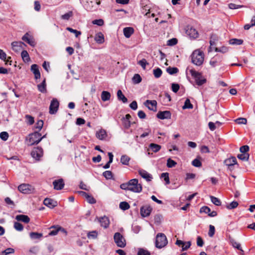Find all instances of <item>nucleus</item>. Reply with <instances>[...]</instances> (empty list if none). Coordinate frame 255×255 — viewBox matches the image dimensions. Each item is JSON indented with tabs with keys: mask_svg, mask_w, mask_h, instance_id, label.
Segmentation results:
<instances>
[{
	"mask_svg": "<svg viewBox=\"0 0 255 255\" xmlns=\"http://www.w3.org/2000/svg\"><path fill=\"white\" fill-rule=\"evenodd\" d=\"M40 136L41 134L38 131H35L29 134L28 137L26 138L27 144L28 146H31L38 144L42 140Z\"/></svg>",
	"mask_w": 255,
	"mask_h": 255,
	"instance_id": "f257e3e1",
	"label": "nucleus"
},
{
	"mask_svg": "<svg viewBox=\"0 0 255 255\" xmlns=\"http://www.w3.org/2000/svg\"><path fill=\"white\" fill-rule=\"evenodd\" d=\"M192 62L197 66L201 65L204 61V53L199 50H195L192 54Z\"/></svg>",
	"mask_w": 255,
	"mask_h": 255,
	"instance_id": "f03ea898",
	"label": "nucleus"
},
{
	"mask_svg": "<svg viewBox=\"0 0 255 255\" xmlns=\"http://www.w3.org/2000/svg\"><path fill=\"white\" fill-rule=\"evenodd\" d=\"M189 72L198 86H201L206 82V79L202 76L201 73L197 72L193 69H190Z\"/></svg>",
	"mask_w": 255,
	"mask_h": 255,
	"instance_id": "7ed1b4c3",
	"label": "nucleus"
},
{
	"mask_svg": "<svg viewBox=\"0 0 255 255\" xmlns=\"http://www.w3.org/2000/svg\"><path fill=\"white\" fill-rule=\"evenodd\" d=\"M168 243V241L165 235L163 233H159L156 236L155 241V247L158 249H161Z\"/></svg>",
	"mask_w": 255,
	"mask_h": 255,
	"instance_id": "20e7f679",
	"label": "nucleus"
},
{
	"mask_svg": "<svg viewBox=\"0 0 255 255\" xmlns=\"http://www.w3.org/2000/svg\"><path fill=\"white\" fill-rule=\"evenodd\" d=\"M129 191L135 193H140L141 192L142 187L140 184L138 183L137 179H132L129 181Z\"/></svg>",
	"mask_w": 255,
	"mask_h": 255,
	"instance_id": "39448f33",
	"label": "nucleus"
},
{
	"mask_svg": "<svg viewBox=\"0 0 255 255\" xmlns=\"http://www.w3.org/2000/svg\"><path fill=\"white\" fill-rule=\"evenodd\" d=\"M100 0H87L86 2L84 4V7L88 11H95L96 10L99 5L100 4Z\"/></svg>",
	"mask_w": 255,
	"mask_h": 255,
	"instance_id": "423d86ee",
	"label": "nucleus"
},
{
	"mask_svg": "<svg viewBox=\"0 0 255 255\" xmlns=\"http://www.w3.org/2000/svg\"><path fill=\"white\" fill-rule=\"evenodd\" d=\"M114 240L118 247L122 248L126 247V239L120 233L117 232L114 234Z\"/></svg>",
	"mask_w": 255,
	"mask_h": 255,
	"instance_id": "0eeeda50",
	"label": "nucleus"
},
{
	"mask_svg": "<svg viewBox=\"0 0 255 255\" xmlns=\"http://www.w3.org/2000/svg\"><path fill=\"white\" fill-rule=\"evenodd\" d=\"M18 190L23 194H30L34 191V188L29 184H22L18 187Z\"/></svg>",
	"mask_w": 255,
	"mask_h": 255,
	"instance_id": "6e6552de",
	"label": "nucleus"
},
{
	"mask_svg": "<svg viewBox=\"0 0 255 255\" xmlns=\"http://www.w3.org/2000/svg\"><path fill=\"white\" fill-rule=\"evenodd\" d=\"M43 149L40 147H34L31 152V156L38 161L43 156Z\"/></svg>",
	"mask_w": 255,
	"mask_h": 255,
	"instance_id": "1a4fd4ad",
	"label": "nucleus"
},
{
	"mask_svg": "<svg viewBox=\"0 0 255 255\" xmlns=\"http://www.w3.org/2000/svg\"><path fill=\"white\" fill-rule=\"evenodd\" d=\"M59 106L58 101L56 99H53L49 106V113L52 115L56 114L58 111Z\"/></svg>",
	"mask_w": 255,
	"mask_h": 255,
	"instance_id": "9d476101",
	"label": "nucleus"
},
{
	"mask_svg": "<svg viewBox=\"0 0 255 255\" xmlns=\"http://www.w3.org/2000/svg\"><path fill=\"white\" fill-rule=\"evenodd\" d=\"M152 210V207L149 205L143 206L140 208V213L142 217H148Z\"/></svg>",
	"mask_w": 255,
	"mask_h": 255,
	"instance_id": "9b49d317",
	"label": "nucleus"
},
{
	"mask_svg": "<svg viewBox=\"0 0 255 255\" xmlns=\"http://www.w3.org/2000/svg\"><path fill=\"white\" fill-rule=\"evenodd\" d=\"M223 60V57L220 55H216L213 57L210 61V64L213 67L220 65Z\"/></svg>",
	"mask_w": 255,
	"mask_h": 255,
	"instance_id": "f8f14e48",
	"label": "nucleus"
},
{
	"mask_svg": "<svg viewBox=\"0 0 255 255\" xmlns=\"http://www.w3.org/2000/svg\"><path fill=\"white\" fill-rule=\"evenodd\" d=\"M157 118L161 120L171 119V114L169 111H159L157 114Z\"/></svg>",
	"mask_w": 255,
	"mask_h": 255,
	"instance_id": "ddd939ff",
	"label": "nucleus"
},
{
	"mask_svg": "<svg viewBox=\"0 0 255 255\" xmlns=\"http://www.w3.org/2000/svg\"><path fill=\"white\" fill-rule=\"evenodd\" d=\"M54 189L57 190H60L63 188L64 186V182L63 179L55 180L53 182Z\"/></svg>",
	"mask_w": 255,
	"mask_h": 255,
	"instance_id": "4468645a",
	"label": "nucleus"
},
{
	"mask_svg": "<svg viewBox=\"0 0 255 255\" xmlns=\"http://www.w3.org/2000/svg\"><path fill=\"white\" fill-rule=\"evenodd\" d=\"M43 204L47 207L51 209L54 208L57 205V202L56 201L48 198H46L44 200Z\"/></svg>",
	"mask_w": 255,
	"mask_h": 255,
	"instance_id": "2eb2a0df",
	"label": "nucleus"
},
{
	"mask_svg": "<svg viewBox=\"0 0 255 255\" xmlns=\"http://www.w3.org/2000/svg\"><path fill=\"white\" fill-rule=\"evenodd\" d=\"M144 105L148 109L151 111H156L157 102L155 100H146Z\"/></svg>",
	"mask_w": 255,
	"mask_h": 255,
	"instance_id": "dca6fc26",
	"label": "nucleus"
},
{
	"mask_svg": "<svg viewBox=\"0 0 255 255\" xmlns=\"http://www.w3.org/2000/svg\"><path fill=\"white\" fill-rule=\"evenodd\" d=\"M11 45L12 50L18 52L22 49V45L25 44L21 41H14L11 43Z\"/></svg>",
	"mask_w": 255,
	"mask_h": 255,
	"instance_id": "f3484780",
	"label": "nucleus"
},
{
	"mask_svg": "<svg viewBox=\"0 0 255 255\" xmlns=\"http://www.w3.org/2000/svg\"><path fill=\"white\" fill-rule=\"evenodd\" d=\"M22 39L31 46L34 47L35 45V42L34 40L28 33H26L22 36Z\"/></svg>",
	"mask_w": 255,
	"mask_h": 255,
	"instance_id": "a211bd4d",
	"label": "nucleus"
},
{
	"mask_svg": "<svg viewBox=\"0 0 255 255\" xmlns=\"http://www.w3.org/2000/svg\"><path fill=\"white\" fill-rule=\"evenodd\" d=\"M139 174L147 181H150L152 179V176L151 174L148 173L146 171L143 169H140L138 170Z\"/></svg>",
	"mask_w": 255,
	"mask_h": 255,
	"instance_id": "6ab92c4d",
	"label": "nucleus"
},
{
	"mask_svg": "<svg viewBox=\"0 0 255 255\" xmlns=\"http://www.w3.org/2000/svg\"><path fill=\"white\" fill-rule=\"evenodd\" d=\"M186 34L192 38H196L198 36L197 31L193 27L188 28L186 31Z\"/></svg>",
	"mask_w": 255,
	"mask_h": 255,
	"instance_id": "aec40b11",
	"label": "nucleus"
},
{
	"mask_svg": "<svg viewBox=\"0 0 255 255\" xmlns=\"http://www.w3.org/2000/svg\"><path fill=\"white\" fill-rule=\"evenodd\" d=\"M31 71L34 75L35 79H38L40 78V73L38 68V66L36 64H32L31 66Z\"/></svg>",
	"mask_w": 255,
	"mask_h": 255,
	"instance_id": "412c9836",
	"label": "nucleus"
},
{
	"mask_svg": "<svg viewBox=\"0 0 255 255\" xmlns=\"http://www.w3.org/2000/svg\"><path fill=\"white\" fill-rule=\"evenodd\" d=\"M224 163L226 165L228 166L229 168L237 164L236 158L234 156H232L230 158L226 159L224 161Z\"/></svg>",
	"mask_w": 255,
	"mask_h": 255,
	"instance_id": "4be33fe9",
	"label": "nucleus"
},
{
	"mask_svg": "<svg viewBox=\"0 0 255 255\" xmlns=\"http://www.w3.org/2000/svg\"><path fill=\"white\" fill-rule=\"evenodd\" d=\"M99 221L100 223L101 226L104 228H107L110 224L109 218L106 216L99 218Z\"/></svg>",
	"mask_w": 255,
	"mask_h": 255,
	"instance_id": "5701e85b",
	"label": "nucleus"
},
{
	"mask_svg": "<svg viewBox=\"0 0 255 255\" xmlns=\"http://www.w3.org/2000/svg\"><path fill=\"white\" fill-rule=\"evenodd\" d=\"M15 219L17 221H21L24 223H28L30 221V218L28 216L22 214L16 215Z\"/></svg>",
	"mask_w": 255,
	"mask_h": 255,
	"instance_id": "b1692460",
	"label": "nucleus"
},
{
	"mask_svg": "<svg viewBox=\"0 0 255 255\" xmlns=\"http://www.w3.org/2000/svg\"><path fill=\"white\" fill-rule=\"evenodd\" d=\"M123 32L125 36L129 38L133 33L134 29L131 27H127L124 28Z\"/></svg>",
	"mask_w": 255,
	"mask_h": 255,
	"instance_id": "393cba45",
	"label": "nucleus"
},
{
	"mask_svg": "<svg viewBox=\"0 0 255 255\" xmlns=\"http://www.w3.org/2000/svg\"><path fill=\"white\" fill-rule=\"evenodd\" d=\"M96 135L98 139L100 140H104L106 138L107 134L105 129H101L97 131Z\"/></svg>",
	"mask_w": 255,
	"mask_h": 255,
	"instance_id": "a878e982",
	"label": "nucleus"
},
{
	"mask_svg": "<svg viewBox=\"0 0 255 255\" xmlns=\"http://www.w3.org/2000/svg\"><path fill=\"white\" fill-rule=\"evenodd\" d=\"M60 226H52L49 228V229H53L48 234L50 236H55L57 235L58 233L60 231Z\"/></svg>",
	"mask_w": 255,
	"mask_h": 255,
	"instance_id": "bb28decb",
	"label": "nucleus"
},
{
	"mask_svg": "<svg viewBox=\"0 0 255 255\" xmlns=\"http://www.w3.org/2000/svg\"><path fill=\"white\" fill-rule=\"evenodd\" d=\"M101 96L102 100L104 102H105L110 100L111 95L109 92L103 91L101 93Z\"/></svg>",
	"mask_w": 255,
	"mask_h": 255,
	"instance_id": "cd10ccee",
	"label": "nucleus"
},
{
	"mask_svg": "<svg viewBox=\"0 0 255 255\" xmlns=\"http://www.w3.org/2000/svg\"><path fill=\"white\" fill-rule=\"evenodd\" d=\"M95 40L99 44H102L104 42V36L102 32L98 33L95 37Z\"/></svg>",
	"mask_w": 255,
	"mask_h": 255,
	"instance_id": "c85d7f7f",
	"label": "nucleus"
},
{
	"mask_svg": "<svg viewBox=\"0 0 255 255\" xmlns=\"http://www.w3.org/2000/svg\"><path fill=\"white\" fill-rule=\"evenodd\" d=\"M38 90L42 93L46 92V84L45 79L42 82V83L37 85Z\"/></svg>",
	"mask_w": 255,
	"mask_h": 255,
	"instance_id": "c756f323",
	"label": "nucleus"
},
{
	"mask_svg": "<svg viewBox=\"0 0 255 255\" xmlns=\"http://www.w3.org/2000/svg\"><path fill=\"white\" fill-rule=\"evenodd\" d=\"M118 99L120 101H122L124 103H126L128 102L127 98L123 94L122 91L121 90H119L117 92Z\"/></svg>",
	"mask_w": 255,
	"mask_h": 255,
	"instance_id": "7c9ffc66",
	"label": "nucleus"
},
{
	"mask_svg": "<svg viewBox=\"0 0 255 255\" xmlns=\"http://www.w3.org/2000/svg\"><path fill=\"white\" fill-rule=\"evenodd\" d=\"M130 157L127 155H123L121 158V162L125 165H128L129 164V161L130 160Z\"/></svg>",
	"mask_w": 255,
	"mask_h": 255,
	"instance_id": "2f4dec72",
	"label": "nucleus"
},
{
	"mask_svg": "<svg viewBox=\"0 0 255 255\" xmlns=\"http://www.w3.org/2000/svg\"><path fill=\"white\" fill-rule=\"evenodd\" d=\"M29 236L31 239L36 240L40 239L43 236V235L42 233L31 232Z\"/></svg>",
	"mask_w": 255,
	"mask_h": 255,
	"instance_id": "473e14b6",
	"label": "nucleus"
},
{
	"mask_svg": "<svg viewBox=\"0 0 255 255\" xmlns=\"http://www.w3.org/2000/svg\"><path fill=\"white\" fill-rule=\"evenodd\" d=\"M21 56L24 62H28L30 60L29 56L27 51L23 50L21 52Z\"/></svg>",
	"mask_w": 255,
	"mask_h": 255,
	"instance_id": "72a5a7b5",
	"label": "nucleus"
},
{
	"mask_svg": "<svg viewBox=\"0 0 255 255\" xmlns=\"http://www.w3.org/2000/svg\"><path fill=\"white\" fill-rule=\"evenodd\" d=\"M132 80L133 84H137L139 83L141 81L142 79L138 74H135L132 77Z\"/></svg>",
	"mask_w": 255,
	"mask_h": 255,
	"instance_id": "f704fd0d",
	"label": "nucleus"
},
{
	"mask_svg": "<svg viewBox=\"0 0 255 255\" xmlns=\"http://www.w3.org/2000/svg\"><path fill=\"white\" fill-rule=\"evenodd\" d=\"M149 148L152 151L156 152L161 149V146L155 143H151L149 145Z\"/></svg>",
	"mask_w": 255,
	"mask_h": 255,
	"instance_id": "c9c22d12",
	"label": "nucleus"
},
{
	"mask_svg": "<svg viewBox=\"0 0 255 255\" xmlns=\"http://www.w3.org/2000/svg\"><path fill=\"white\" fill-rule=\"evenodd\" d=\"M166 71L170 75H173L177 73L179 71V70L176 67H169L166 68Z\"/></svg>",
	"mask_w": 255,
	"mask_h": 255,
	"instance_id": "e433bc0d",
	"label": "nucleus"
},
{
	"mask_svg": "<svg viewBox=\"0 0 255 255\" xmlns=\"http://www.w3.org/2000/svg\"><path fill=\"white\" fill-rule=\"evenodd\" d=\"M193 105L191 103L189 99H187L184 103V105L183 106L182 108L183 109H193Z\"/></svg>",
	"mask_w": 255,
	"mask_h": 255,
	"instance_id": "4c0bfd02",
	"label": "nucleus"
},
{
	"mask_svg": "<svg viewBox=\"0 0 255 255\" xmlns=\"http://www.w3.org/2000/svg\"><path fill=\"white\" fill-rule=\"evenodd\" d=\"M119 206L120 208L124 211L127 210L130 208L129 204L125 201L121 202Z\"/></svg>",
	"mask_w": 255,
	"mask_h": 255,
	"instance_id": "58836bf2",
	"label": "nucleus"
},
{
	"mask_svg": "<svg viewBox=\"0 0 255 255\" xmlns=\"http://www.w3.org/2000/svg\"><path fill=\"white\" fill-rule=\"evenodd\" d=\"M73 13L72 11H69L67 13L61 15V18L63 20H68L70 17H72Z\"/></svg>",
	"mask_w": 255,
	"mask_h": 255,
	"instance_id": "ea45409f",
	"label": "nucleus"
},
{
	"mask_svg": "<svg viewBox=\"0 0 255 255\" xmlns=\"http://www.w3.org/2000/svg\"><path fill=\"white\" fill-rule=\"evenodd\" d=\"M218 40V37L216 34H212L210 37V46L215 45L216 41Z\"/></svg>",
	"mask_w": 255,
	"mask_h": 255,
	"instance_id": "a19ab883",
	"label": "nucleus"
},
{
	"mask_svg": "<svg viewBox=\"0 0 255 255\" xmlns=\"http://www.w3.org/2000/svg\"><path fill=\"white\" fill-rule=\"evenodd\" d=\"M154 76L156 78H158L161 77L162 71L159 68H157L153 70V71Z\"/></svg>",
	"mask_w": 255,
	"mask_h": 255,
	"instance_id": "79ce46f5",
	"label": "nucleus"
},
{
	"mask_svg": "<svg viewBox=\"0 0 255 255\" xmlns=\"http://www.w3.org/2000/svg\"><path fill=\"white\" fill-rule=\"evenodd\" d=\"M210 199L212 202L216 206H220L221 202L219 199L213 196H210Z\"/></svg>",
	"mask_w": 255,
	"mask_h": 255,
	"instance_id": "37998d69",
	"label": "nucleus"
},
{
	"mask_svg": "<svg viewBox=\"0 0 255 255\" xmlns=\"http://www.w3.org/2000/svg\"><path fill=\"white\" fill-rule=\"evenodd\" d=\"M137 255H150V253L146 250L143 248H139L138 249Z\"/></svg>",
	"mask_w": 255,
	"mask_h": 255,
	"instance_id": "c03bdc74",
	"label": "nucleus"
},
{
	"mask_svg": "<svg viewBox=\"0 0 255 255\" xmlns=\"http://www.w3.org/2000/svg\"><path fill=\"white\" fill-rule=\"evenodd\" d=\"M98 233L96 231L89 232L87 234V237L89 239H95L97 238Z\"/></svg>",
	"mask_w": 255,
	"mask_h": 255,
	"instance_id": "a18cd8bd",
	"label": "nucleus"
},
{
	"mask_svg": "<svg viewBox=\"0 0 255 255\" xmlns=\"http://www.w3.org/2000/svg\"><path fill=\"white\" fill-rule=\"evenodd\" d=\"M238 158L242 160H248L249 158V154L248 153L239 154L237 156Z\"/></svg>",
	"mask_w": 255,
	"mask_h": 255,
	"instance_id": "49530a36",
	"label": "nucleus"
},
{
	"mask_svg": "<svg viewBox=\"0 0 255 255\" xmlns=\"http://www.w3.org/2000/svg\"><path fill=\"white\" fill-rule=\"evenodd\" d=\"M14 228L18 231H22L23 230V225L18 222H14Z\"/></svg>",
	"mask_w": 255,
	"mask_h": 255,
	"instance_id": "de8ad7c7",
	"label": "nucleus"
},
{
	"mask_svg": "<svg viewBox=\"0 0 255 255\" xmlns=\"http://www.w3.org/2000/svg\"><path fill=\"white\" fill-rule=\"evenodd\" d=\"M43 126V122L42 120H38L35 126V129H38V131H39L42 128Z\"/></svg>",
	"mask_w": 255,
	"mask_h": 255,
	"instance_id": "09e8293b",
	"label": "nucleus"
},
{
	"mask_svg": "<svg viewBox=\"0 0 255 255\" xmlns=\"http://www.w3.org/2000/svg\"><path fill=\"white\" fill-rule=\"evenodd\" d=\"M177 164V163L171 158H169L167 161V166L169 168L174 167Z\"/></svg>",
	"mask_w": 255,
	"mask_h": 255,
	"instance_id": "8fccbe9b",
	"label": "nucleus"
},
{
	"mask_svg": "<svg viewBox=\"0 0 255 255\" xmlns=\"http://www.w3.org/2000/svg\"><path fill=\"white\" fill-rule=\"evenodd\" d=\"M161 177L164 178L166 184H169L170 183L169 174L168 173H162L161 175Z\"/></svg>",
	"mask_w": 255,
	"mask_h": 255,
	"instance_id": "3c124183",
	"label": "nucleus"
},
{
	"mask_svg": "<svg viewBox=\"0 0 255 255\" xmlns=\"http://www.w3.org/2000/svg\"><path fill=\"white\" fill-rule=\"evenodd\" d=\"M103 175L107 179H111L113 178V173L111 171H106L103 172Z\"/></svg>",
	"mask_w": 255,
	"mask_h": 255,
	"instance_id": "603ef678",
	"label": "nucleus"
},
{
	"mask_svg": "<svg viewBox=\"0 0 255 255\" xmlns=\"http://www.w3.org/2000/svg\"><path fill=\"white\" fill-rule=\"evenodd\" d=\"M66 29L68 31L74 33L76 37H78L79 35L81 34V31H78L76 29H74L71 27H67Z\"/></svg>",
	"mask_w": 255,
	"mask_h": 255,
	"instance_id": "864d4df0",
	"label": "nucleus"
},
{
	"mask_svg": "<svg viewBox=\"0 0 255 255\" xmlns=\"http://www.w3.org/2000/svg\"><path fill=\"white\" fill-rule=\"evenodd\" d=\"M123 125L126 128H128L131 125L130 121L124 118L122 119Z\"/></svg>",
	"mask_w": 255,
	"mask_h": 255,
	"instance_id": "5fc2aeb1",
	"label": "nucleus"
},
{
	"mask_svg": "<svg viewBox=\"0 0 255 255\" xmlns=\"http://www.w3.org/2000/svg\"><path fill=\"white\" fill-rule=\"evenodd\" d=\"M243 42V40L238 39H232L230 41V43L231 44L241 45Z\"/></svg>",
	"mask_w": 255,
	"mask_h": 255,
	"instance_id": "6e6d98bb",
	"label": "nucleus"
},
{
	"mask_svg": "<svg viewBox=\"0 0 255 255\" xmlns=\"http://www.w3.org/2000/svg\"><path fill=\"white\" fill-rule=\"evenodd\" d=\"M228 6L229 7L232 9H238L245 6L243 5H238L233 3H229Z\"/></svg>",
	"mask_w": 255,
	"mask_h": 255,
	"instance_id": "4d7b16f0",
	"label": "nucleus"
},
{
	"mask_svg": "<svg viewBox=\"0 0 255 255\" xmlns=\"http://www.w3.org/2000/svg\"><path fill=\"white\" fill-rule=\"evenodd\" d=\"M8 133L6 131H2L0 133V138L4 141H6L8 139Z\"/></svg>",
	"mask_w": 255,
	"mask_h": 255,
	"instance_id": "13d9d810",
	"label": "nucleus"
},
{
	"mask_svg": "<svg viewBox=\"0 0 255 255\" xmlns=\"http://www.w3.org/2000/svg\"><path fill=\"white\" fill-rule=\"evenodd\" d=\"M215 233V229L214 226L210 225L209 226V231L208 232V235L210 237H212L214 235Z\"/></svg>",
	"mask_w": 255,
	"mask_h": 255,
	"instance_id": "bf43d9fd",
	"label": "nucleus"
},
{
	"mask_svg": "<svg viewBox=\"0 0 255 255\" xmlns=\"http://www.w3.org/2000/svg\"><path fill=\"white\" fill-rule=\"evenodd\" d=\"M211 211V209L208 206H203L201 207L200 209V213H205L206 214H208L209 215V213Z\"/></svg>",
	"mask_w": 255,
	"mask_h": 255,
	"instance_id": "052dcab7",
	"label": "nucleus"
},
{
	"mask_svg": "<svg viewBox=\"0 0 255 255\" xmlns=\"http://www.w3.org/2000/svg\"><path fill=\"white\" fill-rule=\"evenodd\" d=\"M192 164L196 167H199L202 166L201 162L197 158H196L192 161Z\"/></svg>",
	"mask_w": 255,
	"mask_h": 255,
	"instance_id": "680f3d73",
	"label": "nucleus"
},
{
	"mask_svg": "<svg viewBox=\"0 0 255 255\" xmlns=\"http://www.w3.org/2000/svg\"><path fill=\"white\" fill-rule=\"evenodd\" d=\"M138 64L140 65L143 69H145L146 66L148 64L145 59H142L139 61Z\"/></svg>",
	"mask_w": 255,
	"mask_h": 255,
	"instance_id": "e2e57ef3",
	"label": "nucleus"
},
{
	"mask_svg": "<svg viewBox=\"0 0 255 255\" xmlns=\"http://www.w3.org/2000/svg\"><path fill=\"white\" fill-rule=\"evenodd\" d=\"M238 205L239 204L237 201H233L227 207L229 209H233L237 207Z\"/></svg>",
	"mask_w": 255,
	"mask_h": 255,
	"instance_id": "0e129e2a",
	"label": "nucleus"
},
{
	"mask_svg": "<svg viewBox=\"0 0 255 255\" xmlns=\"http://www.w3.org/2000/svg\"><path fill=\"white\" fill-rule=\"evenodd\" d=\"M235 122L238 124H246L247 120L246 118H240L235 120Z\"/></svg>",
	"mask_w": 255,
	"mask_h": 255,
	"instance_id": "69168bd1",
	"label": "nucleus"
},
{
	"mask_svg": "<svg viewBox=\"0 0 255 255\" xmlns=\"http://www.w3.org/2000/svg\"><path fill=\"white\" fill-rule=\"evenodd\" d=\"M25 118L27 121V123L31 125L34 123V118L30 115H26L25 116Z\"/></svg>",
	"mask_w": 255,
	"mask_h": 255,
	"instance_id": "338daca9",
	"label": "nucleus"
},
{
	"mask_svg": "<svg viewBox=\"0 0 255 255\" xmlns=\"http://www.w3.org/2000/svg\"><path fill=\"white\" fill-rule=\"evenodd\" d=\"M14 252V250L12 248H7L4 251L2 252V255H7L10 254H12Z\"/></svg>",
	"mask_w": 255,
	"mask_h": 255,
	"instance_id": "774afa93",
	"label": "nucleus"
}]
</instances>
